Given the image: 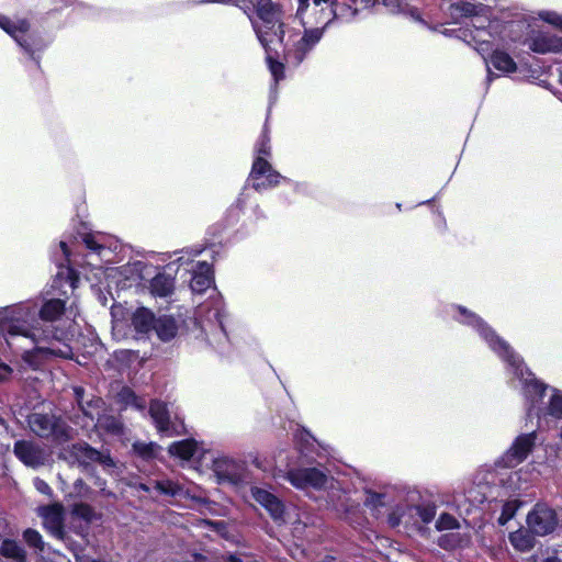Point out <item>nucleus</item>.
<instances>
[{"label": "nucleus", "mask_w": 562, "mask_h": 562, "mask_svg": "<svg viewBox=\"0 0 562 562\" xmlns=\"http://www.w3.org/2000/svg\"><path fill=\"white\" fill-rule=\"evenodd\" d=\"M155 490L162 495L177 496L181 493L182 486L172 480H160L155 482Z\"/></svg>", "instance_id": "c756f323"}, {"label": "nucleus", "mask_w": 562, "mask_h": 562, "mask_svg": "<svg viewBox=\"0 0 562 562\" xmlns=\"http://www.w3.org/2000/svg\"><path fill=\"white\" fill-rule=\"evenodd\" d=\"M313 47L310 44L305 43L301 38L294 44L293 48L288 49L285 52V59L288 63H292L295 66H299L310 53Z\"/></svg>", "instance_id": "b1692460"}, {"label": "nucleus", "mask_w": 562, "mask_h": 562, "mask_svg": "<svg viewBox=\"0 0 562 562\" xmlns=\"http://www.w3.org/2000/svg\"><path fill=\"white\" fill-rule=\"evenodd\" d=\"M23 540L25 543L40 552H43L45 549V543L42 535L33 528H27L22 533Z\"/></svg>", "instance_id": "c85d7f7f"}, {"label": "nucleus", "mask_w": 562, "mask_h": 562, "mask_svg": "<svg viewBox=\"0 0 562 562\" xmlns=\"http://www.w3.org/2000/svg\"><path fill=\"white\" fill-rule=\"evenodd\" d=\"M347 3L348 8L352 11L353 14L359 12L361 9L367 8L370 3V0H349Z\"/></svg>", "instance_id": "de8ad7c7"}, {"label": "nucleus", "mask_w": 562, "mask_h": 562, "mask_svg": "<svg viewBox=\"0 0 562 562\" xmlns=\"http://www.w3.org/2000/svg\"><path fill=\"white\" fill-rule=\"evenodd\" d=\"M30 429L40 438L50 439L55 445L71 440L72 428L54 414L32 413L27 417Z\"/></svg>", "instance_id": "20e7f679"}, {"label": "nucleus", "mask_w": 562, "mask_h": 562, "mask_svg": "<svg viewBox=\"0 0 562 562\" xmlns=\"http://www.w3.org/2000/svg\"><path fill=\"white\" fill-rule=\"evenodd\" d=\"M74 394H75L76 402H77L78 406L80 407V409L82 411V413L86 416H90L89 411L86 409L85 404H83L86 390L82 386H75Z\"/></svg>", "instance_id": "c03bdc74"}, {"label": "nucleus", "mask_w": 562, "mask_h": 562, "mask_svg": "<svg viewBox=\"0 0 562 562\" xmlns=\"http://www.w3.org/2000/svg\"><path fill=\"white\" fill-rule=\"evenodd\" d=\"M76 0H65V7L71 5Z\"/></svg>", "instance_id": "bf43d9fd"}, {"label": "nucleus", "mask_w": 562, "mask_h": 562, "mask_svg": "<svg viewBox=\"0 0 562 562\" xmlns=\"http://www.w3.org/2000/svg\"><path fill=\"white\" fill-rule=\"evenodd\" d=\"M212 2H227L228 0H211ZM234 4L240 8L251 20V15L254 12L261 8V5H267L266 2H272V0H233Z\"/></svg>", "instance_id": "a878e982"}, {"label": "nucleus", "mask_w": 562, "mask_h": 562, "mask_svg": "<svg viewBox=\"0 0 562 562\" xmlns=\"http://www.w3.org/2000/svg\"><path fill=\"white\" fill-rule=\"evenodd\" d=\"M266 4L254 12L258 20L251 15L250 22L258 41L265 50L269 52V44L272 42L271 36L277 37L278 42L282 45L285 31L281 7L274 2H266Z\"/></svg>", "instance_id": "7ed1b4c3"}, {"label": "nucleus", "mask_w": 562, "mask_h": 562, "mask_svg": "<svg viewBox=\"0 0 562 562\" xmlns=\"http://www.w3.org/2000/svg\"><path fill=\"white\" fill-rule=\"evenodd\" d=\"M257 157L252 161L249 178L254 180L252 188L260 192L266 189L276 188L282 182L289 183L290 180L273 169L268 161L271 156V138L268 123L266 122L261 134L256 143Z\"/></svg>", "instance_id": "f03ea898"}, {"label": "nucleus", "mask_w": 562, "mask_h": 562, "mask_svg": "<svg viewBox=\"0 0 562 562\" xmlns=\"http://www.w3.org/2000/svg\"><path fill=\"white\" fill-rule=\"evenodd\" d=\"M60 248L63 249L65 256L68 257L69 256V249H68V246H67V244L65 241L60 243Z\"/></svg>", "instance_id": "5fc2aeb1"}, {"label": "nucleus", "mask_w": 562, "mask_h": 562, "mask_svg": "<svg viewBox=\"0 0 562 562\" xmlns=\"http://www.w3.org/2000/svg\"><path fill=\"white\" fill-rule=\"evenodd\" d=\"M138 490L148 493L150 491L149 486L145 483L138 484Z\"/></svg>", "instance_id": "6e6d98bb"}, {"label": "nucleus", "mask_w": 562, "mask_h": 562, "mask_svg": "<svg viewBox=\"0 0 562 562\" xmlns=\"http://www.w3.org/2000/svg\"><path fill=\"white\" fill-rule=\"evenodd\" d=\"M541 18L547 23H549V24L553 25L554 27L562 31V15L561 14L553 12V11H548L544 14H542Z\"/></svg>", "instance_id": "37998d69"}, {"label": "nucleus", "mask_w": 562, "mask_h": 562, "mask_svg": "<svg viewBox=\"0 0 562 562\" xmlns=\"http://www.w3.org/2000/svg\"><path fill=\"white\" fill-rule=\"evenodd\" d=\"M452 18H470L476 14V5L471 2H458L450 5Z\"/></svg>", "instance_id": "bb28decb"}, {"label": "nucleus", "mask_w": 562, "mask_h": 562, "mask_svg": "<svg viewBox=\"0 0 562 562\" xmlns=\"http://www.w3.org/2000/svg\"><path fill=\"white\" fill-rule=\"evenodd\" d=\"M384 495L376 492H370L369 497L366 501L367 506L380 507L383 506Z\"/></svg>", "instance_id": "a18cd8bd"}, {"label": "nucleus", "mask_w": 562, "mask_h": 562, "mask_svg": "<svg viewBox=\"0 0 562 562\" xmlns=\"http://www.w3.org/2000/svg\"><path fill=\"white\" fill-rule=\"evenodd\" d=\"M85 407L86 409L88 411L89 408L93 407V401H88L86 404H85Z\"/></svg>", "instance_id": "13d9d810"}, {"label": "nucleus", "mask_w": 562, "mask_h": 562, "mask_svg": "<svg viewBox=\"0 0 562 562\" xmlns=\"http://www.w3.org/2000/svg\"><path fill=\"white\" fill-rule=\"evenodd\" d=\"M510 541L515 548L520 550H529L533 547L532 538L530 536L514 533L510 536Z\"/></svg>", "instance_id": "4c0bfd02"}, {"label": "nucleus", "mask_w": 562, "mask_h": 562, "mask_svg": "<svg viewBox=\"0 0 562 562\" xmlns=\"http://www.w3.org/2000/svg\"><path fill=\"white\" fill-rule=\"evenodd\" d=\"M560 83L562 85V72L560 74Z\"/></svg>", "instance_id": "e2e57ef3"}, {"label": "nucleus", "mask_w": 562, "mask_h": 562, "mask_svg": "<svg viewBox=\"0 0 562 562\" xmlns=\"http://www.w3.org/2000/svg\"><path fill=\"white\" fill-rule=\"evenodd\" d=\"M66 310V301L61 299H50L43 303L38 311V318H33L32 323L20 321L19 318L2 325V330L10 338L22 336L30 338L33 342L59 340L60 330L53 326V322L59 319Z\"/></svg>", "instance_id": "f257e3e1"}, {"label": "nucleus", "mask_w": 562, "mask_h": 562, "mask_svg": "<svg viewBox=\"0 0 562 562\" xmlns=\"http://www.w3.org/2000/svg\"><path fill=\"white\" fill-rule=\"evenodd\" d=\"M149 415L159 432H166L170 428V414L166 403L153 400L149 404Z\"/></svg>", "instance_id": "f3484780"}, {"label": "nucleus", "mask_w": 562, "mask_h": 562, "mask_svg": "<svg viewBox=\"0 0 562 562\" xmlns=\"http://www.w3.org/2000/svg\"><path fill=\"white\" fill-rule=\"evenodd\" d=\"M120 396H121L122 401L127 404L135 403L137 400V395L135 394V392L127 386H124L122 389V391L120 392Z\"/></svg>", "instance_id": "49530a36"}, {"label": "nucleus", "mask_w": 562, "mask_h": 562, "mask_svg": "<svg viewBox=\"0 0 562 562\" xmlns=\"http://www.w3.org/2000/svg\"><path fill=\"white\" fill-rule=\"evenodd\" d=\"M160 447L156 442H139L133 443L134 453L144 461H151L157 458Z\"/></svg>", "instance_id": "393cba45"}, {"label": "nucleus", "mask_w": 562, "mask_h": 562, "mask_svg": "<svg viewBox=\"0 0 562 562\" xmlns=\"http://www.w3.org/2000/svg\"><path fill=\"white\" fill-rule=\"evenodd\" d=\"M518 509V505L516 502H506L504 505H503V508H502V513L498 517V524L501 526H504L506 525L510 519L514 518V516L516 515V512Z\"/></svg>", "instance_id": "72a5a7b5"}, {"label": "nucleus", "mask_w": 562, "mask_h": 562, "mask_svg": "<svg viewBox=\"0 0 562 562\" xmlns=\"http://www.w3.org/2000/svg\"><path fill=\"white\" fill-rule=\"evenodd\" d=\"M72 514L86 522H92L95 518L94 508L90 504L83 502L76 503L72 506Z\"/></svg>", "instance_id": "7c9ffc66"}, {"label": "nucleus", "mask_w": 562, "mask_h": 562, "mask_svg": "<svg viewBox=\"0 0 562 562\" xmlns=\"http://www.w3.org/2000/svg\"><path fill=\"white\" fill-rule=\"evenodd\" d=\"M31 57H34L35 53H41L47 47V42L38 31H26L20 33L15 41Z\"/></svg>", "instance_id": "4468645a"}, {"label": "nucleus", "mask_w": 562, "mask_h": 562, "mask_svg": "<svg viewBox=\"0 0 562 562\" xmlns=\"http://www.w3.org/2000/svg\"><path fill=\"white\" fill-rule=\"evenodd\" d=\"M528 529L536 536H547L558 526L557 512L544 503H537L527 516Z\"/></svg>", "instance_id": "423d86ee"}, {"label": "nucleus", "mask_w": 562, "mask_h": 562, "mask_svg": "<svg viewBox=\"0 0 562 562\" xmlns=\"http://www.w3.org/2000/svg\"><path fill=\"white\" fill-rule=\"evenodd\" d=\"M322 35L323 31L319 29L306 30L301 40L310 44L311 47H314L322 38Z\"/></svg>", "instance_id": "ea45409f"}, {"label": "nucleus", "mask_w": 562, "mask_h": 562, "mask_svg": "<svg viewBox=\"0 0 562 562\" xmlns=\"http://www.w3.org/2000/svg\"><path fill=\"white\" fill-rule=\"evenodd\" d=\"M558 448H559V449H562V431H561V434H560V441H559V443H558Z\"/></svg>", "instance_id": "052dcab7"}, {"label": "nucleus", "mask_w": 562, "mask_h": 562, "mask_svg": "<svg viewBox=\"0 0 562 562\" xmlns=\"http://www.w3.org/2000/svg\"><path fill=\"white\" fill-rule=\"evenodd\" d=\"M46 513H60V506L59 505H49L45 507Z\"/></svg>", "instance_id": "864d4df0"}, {"label": "nucleus", "mask_w": 562, "mask_h": 562, "mask_svg": "<svg viewBox=\"0 0 562 562\" xmlns=\"http://www.w3.org/2000/svg\"><path fill=\"white\" fill-rule=\"evenodd\" d=\"M416 509H417L418 517L420 518V520L424 524L431 522L436 516V506L435 505H430V504L422 505V506H417Z\"/></svg>", "instance_id": "e433bc0d"}, {"label": "nucleus", "mask_w": 562, "mask_h": 562, "mask_svg": "<svg viewBox=\"0 0 562 562\" xmlns=\"http://www.w3.org/2000/svg\"><path fill=\"white\" fill-rule=\"evenodd\" d=\"M156 316L151 310L140 306L137 307L131 317V325L137 334L147 335L155 327Z\"/></svg>", "instance_id": "2eb2a0df"}, {"label": "nucleus", "mask_w": 562, "mask_h": 562, "mask_svg": "<svg viewBox=\"0 0 562 562\" xmlns=\"http://www.w3.org/2000/svg\"><path fill=\"white\" fill-rule=\"evenodd\" d=\"M548 413L558 419H562V393L558 390H554V393L550 397Z\"/></svg>", "instance_id": "473e14b6"}, {"label": "nucleus", "mask_w": 562, "mask_h": 562, "mask_svg": "<svg viewBox=\"0 0 562 562\" xmlns=\"http://www.w3.org/2000/svg\"><path fill=\"white\" fill-rule=\"evenodd\" d=\"M92 562H100V561H98V560H93Z\"/></svg>", "instance_id": "0e129e2a"}, {"label": "nucleus", "mask_w": 562, "mask_h": 562, "mask_svg": "<svg viewBox=\"0 0 562 562\" xmlns=\"http://www.w3.org/2000/svg\"><path fill=\"white\" fill-rule=\"evenodd\" d=\"M198 445L194 439L175 441L169 447V452L182 460H190L196 452Z\"/></svg>", "instance_id": "5701e85b"}, {"label": "nucleus", "mask_w": 562, "mask_h": 562, "mask_svg": "<svg viewBox=\"0 0 562 562\" xmlns=\"http://www.w3.org/2000/svg\"><path fill=\"white\" fill-rule=\"evenodd\" d=\"M227 468H228V464L226 461H216L215 462V472H216L217 476L221 480L236 483L238 480L237 474L228 471Z\"/></svg>", "instance_id": "f704fd0d"}, {"label": "nucleus", "mask_w": 562, "mask_h": 562, "mask_svg": "<svg viewBox=\"0 0 562 562\" xmlns=\"http://www.w3.org/2000/svg\"><path fill=\"white\" fill-rule=\"evenodd\" d=\"M471 40L475 41V37L472 35V32H470Z\"/></svg>", "instance_id": "680f3d73"}, {"label": "nucleus", "mask_w": 562, "mask_h": 562, "mask_svg": "<svg viewBox=\"0 0 562 562\" xmlns=\"http://www.w3.org/2000/svg\"><path fill=\"white\" fill-rule=\"evenodd\" d=\"M13 453L24 465L33 469H37L46 462L44 448L32 440H16L13 446Z\"/></svg>", "instance_id": "1a4fd4ad"}, {"label": "nucleus", "mask_w": 562, "mask_h": 562, "mask_svg": "<svg viewBox=\"0 0 562 562\" xmlns=\"http://www.w3.org/2000/svg\"><path fill=\"white\" fill-rule=\"evenodd\" d=\"M310 1L311 0H297V14H303L308 5H310ZM313 3L318 7V5H322V4H330L331 7H334V12L336 13V8L338 5V0H312Z\"/></svg>", "instance_id": "c9c22d12"}, {"label": "nucleus", "mask_w": 562, "mask_h": 562, "mask_svg": "<svg viewBox=\"0 0 562 562\" xmlns=\"http://www.w3.org/2000/svg\"><path fill=\"white\" fill-rule=\"evenodd\" d=\"M161 341H170L178 334V324L171 315L156 317L154 329Z\"/></svg>", "instance_id": "a211bd4d"}, {"label": "nucleus", "mask_w": 562, "mask_h": 562, "mask_svg": "<svg viewBox=\"0 0 562 562\" xmlns=\"http://www.w3.org/2000/svg\"><path fill=\"white\" fill-rule=\"evenodd\" d=\"M459 540L460 538L457 535H442L438 539V546L443 550H453L458 547Z\"/></svg>", "instance_id": "58836bf2"}, {"label": "nucleus", "mask_w": 562, "mask_h": 562, "mask_svg": "<svg viewBox=\"0 0 562 562\" xmlns=\"http://www.w3.org/2000/svg\"><path fill=\"white\" fill-rule=\"evenodd\" d=\"M0 29L16 41L20 33H25L31 29V24L26 19L13 21L9 16L0 14Z\"/></svg>", "instance_id": "412c9836"}, {"label": "nucleus", "mask_w": 562, "mask_h": 562, "mask_svg": "<svg viewBox=\"0 0 562 562\" xmlns=\"http://www.w3.org/2000/svg\"><path fill=\"white\" fill-rule=\"evenodd\" d=\"M475 43H476L475 49L479 52L480 55H482V57L486 61H488L490 56H491L492 52L494 50L493 43L487 40H482V41H477V42L475 41Z\"/></svg>", "instance_id": "a19ab883"}, {"label": "nucleus", "mask_w": 562, "mask_h": 562, "mask_svg": "<svg viewBox=\"0 0 562 562\" xmlns=\"http://www.w3.org/2000/svg\"><path fill=\"white\" fill-rule=\"evenodd\" d=\"M34 484H35L36 490L40 493L45 494V495H50L52 494L50 486L44 480L37 477L35 480V482H34Z\"/></svg>", "instance_id": "8fccbe9b"}, {"label": "nucleus", "mask_w": 562, "mask_h": 562, "mask_svg": "<svg viewBox=\"0 0 562 562\" xmlns=\"http://www.w3.org/2000/svg\"><path fill=\"white\" fill-rule=\"evenodd\" d=\"M251 495L269 513L274 521L284 520L285 506L278 496L261 487H252Z\"/></svg>", "instance_id": "9b49d317"}, {"label": "nucleus", "mask_w": 562, "mask_h": 562, "mask_svg": "<svg viewBox=\"0 0 562 562\" xmlns=\"http://www.w3.org/2000/svg\"><path fill=\"white\" fill-rule=\"evenodd\" d=\"M454 310L460 314V317H456V319L463 325L474 328L479 334L488 325L482 317L462 305H456Z\"/></svg>", "instance_id": "4be33fe9"}, {"label": "nucleus", "mask_w": 562, "mask_h": 562, "mask_svg": "<svg viewBox=\"0 0 562 562\" xmlns=\"http://www.w3.org/2000/svg\"><path fill=\"white\" fill-rule=\"evenodd\" d=\"M214 282L213 267L206 261H199L196 270L190 280V288L194 293H204Z\"/></svg>", "instance_id": "ddd939ff"}, {"label": "nucleus", "mask_w": 562, "mask_h": 562, "mask_svg": "<svg viewBox=\"0 0 562 562\" xmlns=\"http://www.w3.org/2000/svg\"><path fill=\"white\" fill-rule=\"evenodd\" d=\"M543 562H562V561L557 557H549V558L544 559Z\"/></svg>", "instance_id": "4d7b16f0"}, {"label": "nucleus", "mask_w": 562, "mask_h": 562, "mask_svg": "<svg viewBox=\"0 0 562 562\" xmlns=\"http://www.w3.org/2000/svg\"><path fill=\"white\" fill-rule=\"evenodd\" d=\"M267 53V56H266V61H267V65H268V68H269V71L271 72L274 81L278 83L279 81L283 80L285 75H284V64L279 61L277 58H274L272 55H271V47L269 46V52H266Z\"/></svg>", "instance_id": "cd10ccee"}, {"label": "nucleus", "mask_w": 562, "mask_h": 562, "mask_svg": "<svg viewBox=\"0 0 562 562\" xmlns=\"http://www.w3.org/2000/svg\"><path fill=\"white\" fill-rule=\"evenodd\" d=\"M60 457L71 463H78L88 467L92 463H99L106 467H113L114 461L109 453H103L93 448L86 441L75 442L63 450Z\"/></svg>", "instance_id": "39448f33"}, {"label": "nucleus", "mask_w": 562, "mask_h": 562, "mask_svg": "<svg viewBox=\"0 0 562 562\" xmlns=\"http://www.w3.org/2000/svg\"><path fill=\"white\" fill-rule=\"evenodd\" d=\"M440 32L443 35H447V36L456 35L459 38H463L464 41H468V34H467L468 30H462V29H458V30L443 29Z\"/></svg>", "instance_id": "09e8293b"}, {"label": "nucleus", "mask_w": 562, "mask_h": 562, "mask_svg": "<svg viewBox=\"0 0 562 562\" xmlns=\"http://www.w3.org/2000/svg\"><path fill=\"white\" fill-rule=\"evenodd\" d=\"M12 372L11 368L5 363H0V381H3Z\"/></svg>", "instance_id": "603ef678"}, {"label": "nucleus", "mask_w": 562, "mask_h": 562, "mask_svg": "<svg viewBox=\"0 0 562 562\" xmlns=\"http://www.w3.org/2000/svg\"><path fill=\"white\" fill-rule=\"evenodd\" d=\"M532 387H533L535 392L538 393L539 396H541V397L544 395V392L548 389V386L546 384H543L542 382H539V381H535V383L532 384Z\"/></svg>", "instance_id": "3c124183"}, {"label": "nucleus", "mask_w": 562, "mask_h": 562, "mask_svg": "<svg viewBox=\"0 0 562 562\" xmlns=\"http://www.w3.org/2000/svg\"><path fill=\"white\" fill-rule=\"evenodd\" d=\"M0 555L12 562H27L23 547L15 540L5 538L0 546Z\"/></svg>", "instance_id": "6ab92c4d"}, {"label": "nucleus", "mask_w": 562, "mask_h": 562, "mask_svg": "<svg viewBox=\"0 0 562 562\" xmlns=\"http://www.w3.org/2000/svg\"><path fill=\"white\" fill-rule=\"evenodd\" d=\"M490 346V348L496 352L504 361L508 364L515 367L518 362V358L515 355L514 350L509 346V344L504 340L497 333L487 325L484 329L479 334Z\"/></svg>", "instance_id": "9d476101"}, {"label": "nucleus", "mask_w": 562, "mask_h": 562, "mask_svg": "<svg viewBox=\"0 0 562 562\" xmlns=\"http://www.w3.org/2000/svg\"><path fill=\"white\" fill-rule=\"evenodd\" d=\"M82 240H83L85 246L89 250H91L98 255H100L101 251L104 250V246L102 244H100L92 234H86L83 236Z\"/></svg>", "instance_id": "79ce46f5"}, {"label": "nucleus", "mask_w": 562, "mask_h": 562, "mask_svg": "<svg viewBox=\"0 0 562 562\" xmlns=\"http://www.w3.org/2000/svg\"><path fill=\"white\" fill-rule=\"evenodd\" d=\"M531 52L537 54L562 53V37L539 32L527 41Z\"/></svg>", "instance_id": "f8f14e48"}, {"label": "nucleus", "mask_w": 562, "mask_h": 562, "mask_svg": "<svg viewBox=\"0 0 562 562\" xmlns=\"http://www.w3.org/2000/svg\"><path fill=\"white\" fill-rule=\"evenodd\" d=\"M175 284H176L175 276L167 273L166 271H162V272H158L150 280L149 290L154 296L167 297L173 293Z\"/></svg>", "instance_id": "dca6fc26"}, {"label": "nucleus", "mask_w": 562, "mask_h": 562, "mask_svg": "<svg viewBox=\"0 0 562 562\" xmlns=\"http://www.w3.org/2000/svg\"><path fill=\"white\" fill-rule=\"evenodd\" d=\"M286 480L296 488L313 487L321 490L327 483V475L317 468H297L288 471Z\"/></svg>", "instance_id": "6e6552de"}, {"label": "nucleus", "mask_w": 562, "mask_h": 562, "mask_svg": "<svg viewBox=\"0 0 562 562\" xmlns=\"http://www.w3.org/2000/svg\"><path fill=\"white\" fill-rule=\"evenodd\" d=\"M537 434H521L517 436L510 448L504 453L502 460L507 468H514L522 463L532 452L536 446Z\"/></svg>", "instance_id": "0eeeda50"}, {"label": "nucleus", "mask_w": 562, "mask_h": 562, "mask_svg": "<svg viewBox=\"0 0 562 562\" xmlns=\"http://www.w3.org/2000/svg\"><path fill=\"white\" fill-rule=\"evenodd\" d=\"M488 61L495 69L504 74H513L517 70V64L513 57L502 49H494Z\"/></svg>", "instance_id": "aec40b11"}, {"label": "nucleus", "mask_w": 562, "mask_h": 562, "mask_svg": "<svg viewBox=\"0 0 562 562\" xmlns=\"http://www.w3.org/2000/svg\"><path fill=\"white\" fill-rule=\"evenodd\" d=\"M459 528V521L454 516L449 513H442L439 515L436 520V529L439 531L442 530H452Z\"/></svg>", "instance_id": "2f4dec72"}]
</instances>
